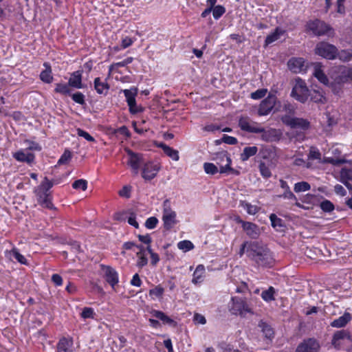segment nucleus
<instances>
[{
    "mask_svg": "<svg viewBox=\"0 0 352 352\" xmlns=\"http://www.w3.org/2000/svg\"><path fill=\"white\" fill-rule=\"evenodd\" d=\"M150 314L153 317L160 320L164 324H169L170 326L176 325V322L162 311L152 309Z\"/></svg>",
    "mask_w": 352,
    "mask_h": 352,
    "instance_id": "a878e982",
    "label": "nucleus"
},
{
    "mask_svg": "<svg viewBox=\"0 0 352 352\" xmlns=\"http://www.w3.org/2000/svg\"><path fill=\"white\" fill-rule=\"evenodd\" d=\"M73 341L72 339L62 338L58 342V352H73L72 350Z\"/></svg>",
    "mask_w": 352,
    "mask_h": 352,
    "instance_id": "bb28decb",
    "label": "nucleus"
},
{
    "mask_svg": "<svg viewBox=\"0 0 352 352\" xmlns=\"http://www.w3.org/2000/svg\"><path fill=\"white\" fill-rule=\"evenodd\" d=\"M275 293V289L273 287H270L268 289L265 290L261 294L262 298L267 302L272 301L274 300V294Z\"/></svg>",
    "mask_w": 352,
    "mask_h": 352,
    "instance_id": "37998d69",
    "label": "nucleus"
},
{
    "mask_svg": "<svg viewBox=\"0 0 352 352\" xmlns=\"http://www.w3.org/2000/svg\"><path fill=\"white\" fill-rule=\"evenodd\" d=\"M309 160H318L321 159V153L318 148L316 147L311 146L309 150V153L308 155Z\"/></svg>",
    "mask_w": 352,
    "mask_h": 352,
    "instance_id": "603ef678",
    "label": "nucleus"
},
{
    "mask_svg": "<svg viewBox=\"0 0 352 352\" xmlns=\"http://www.w3.org/2000/svg\"><path fill=\"white\" fill-rule=\"evenodd\" d=\"M72 100L79 104H81V105H83V104H85V95L81 93V92H76L74 94H71L70 93V95H69Z\"/></svg>",
    "mask_w": 352,
    "mask_h": 352,
    "instance_id": "de8ad7c7",
    "label": "nucleus"
},
{
    "mask_svg": "<svg viewBox=\"0 0 352 352\" xmlns=\"http://www.w3.org/2000/svg\"><path fill=\"white\" fill-rule=\"evenodd\" d=\"M77 135L80 137L84 138L85 140H87L89 142H95V139L94 137H92L89 133L87 131L78 128L77 129Z\"/></svg>",
    "mask_w": 352,
    "mask_h": 352,
    "instance_id": "13d9d810",
    "label": "nucleus"
},
{
    "mask_svg": "<svg viewBox=\"0 0 352 352\" xmlns=\"http://www.w3.org/2000/svg\"><path fill=\"white\" fill-rule=\"evenodd\" d=\"M239 126L242 131L248 133H258L262 131L258 124L248 117H241L239 120Z\"/></svg>",
    "mask_w": 352,
    "mask_h": 352,
    "instance_id": "ddd939ff",
    "label": "nucleus"
},
{
    "mask_svg": "<svg viewBox=\"0 0 352 352\" xmlns=\"http://www.w3.org/2000/svg\"><path fill=\"white\" fill-rule=\"evenodd\" d=\"M352 319L351 314L344 312V314L338 318L335 319L331 322V326L335 328H342L345 327Z\"/></svg>",
    "mask_w": 352,
    "mask_h": 352,
    "instance_id": "393cba45",
    "label": "nucleus"
},
{
    "mask_svg": "<svg viewBox=\"0 0 352 352\" xmlns=\"http://www.w3.org/2000/svg\"><path fill=\"white\" fill-rule=\"evenodd\" d=\"M272 226L274 228H280L284 226L283 220L278 218L275 214H271L270 216Z\"/></svg>",
    "mask_w": 352,
    "mask_h": 352,
    "instance_id": "49530a36",
    "label": "nucleus"
},
{
    "mask_svg": "<svg viewBox=\"0 0 352 352\" xmlns=\"http://www.w3.org/2000/svg\"><path fill=\"white\" fill-rule=\"evenodd\" d=\"M158 219L155 217L148 218L145 222V227L148 229H153L157 226Z\"/></svg>",
    "mask_w": 352,
    "mask_h": 352,
    "instance_id": "052dcab7",
    "label": "nucleus"
},
{
    "mask_svg": "<svg viewBox=\"0 0 352 352\" xmlns=\"http://www.w3.org/2000/svg\"><path fill=\"white\" fill-rule=\"evenodd\" d=\"M177 247L179 250H184V252L192 250L194 245L190 241L184 240L177 243Z\"/></svg>",
    "mask_w": 352,
    "mask_h": 352,
    "instance_id": "8fccbe9b",
    "label": "nucleus"
},
{
    "mask_svg": "<svg viewBox=\"0 0 352 352\" xmlns=\"http://www.w3.org/2000/svg\"><path fill=\"white\" fill-rule=\"evenodd\" d=\"M205 273V267L203 265H199L192 275V282L194 284H197L203 280L204 274Z\"/></svg>",
    "mask_w": 352,
    "mask_h": 352,
    "instance_id": "72a5a7b5",
    "label": "nucleus"
},
{
    "mask_svg": "<svg viewBox=\"0 0 352 352\" xmlns=\"http://www.w3.org/2000/svg\"><path fill=\"white\" fill-rule=\"evenodd\" d=\"M160 170V166L152 162H147L144 164L142 171V177L145 180H151L155 178Z\"/></svg>",
    "mask_w": 352,
    "mask_h": 352,
    "instance_id": "2eb2a0df",
    "label": "nucleus"
},
{
    "mask_svg": "<svg viewBox=\"0 0 352 352\" xmlns=\"http://www.w3.org/2000/svg\"><path fill=\"white\" fill-rule=\"evenodd\" d=\"M338 75L335 78V81L338 84H342L352 80V69L345 66L339 68Z\"/></svg>",
    "mask_w": 352,
    "mask_h": 352,
    "instance_id": "f3484780",
    "label": "nucleus"
},
{
    "mask_svg": "<svg viewBox=\"0 0 352 352\" xmlns=\"http://www.w3.org/2000/svg\"><path fill=\"white\" fill-rule=\"evenodd\" d=\"M204 169L206 173L209 175H214L219 171L217 166L209 162H206L204 164Z\"/></svg>",
    "mask_w": 352,
    "mask_h": 352,
    "instance_id": "c03bdc74",
    "label": "nucleus"
},
{
    "mask_svg": "<svg viewBox=\"0 0 352 352\" xmlns=\"http://www.w3.org/2000/svg\"><path fill=\"white\" fill-rule=\"evenodd\" d=\"M123 93L131 113L135 114L142 111V108L138 107L136 104L135 96L138 94L137 88L133 87L130 89H124L123 90Z\"/></svg>",
    "mask_w": 352,
    "mask_h": 352,
    "instance_id": "9d476101",
    "label": "nucleus"
},
{
    "mask_svg": "<svg viewBox=\"0 0 352 352\" xmlns=\"http://www.w3.org/2000/svg\"><path fill=\"white\" fill-rule=\"evenodd\" d=\"M311 188L310 184L307 182H300L294 184V190L296 193L305 192L309 190Z\"/></svg>",
    "mask_w": 352,
    "mask_h": 352,
    "instance_id": "ea45409f",
    "label": "nucleus"
},
{
    "mask_svg": "<svg viewBox=\"0 0 352 352\" xmlns=\"http://www.w3.org/2000/svg\"><path fill=\"white\" fill-rule=\"evenodd\" d=\"M320 207L321 210L325 212H331L335 208L333 204L327 199L322 201L320 204Z\"/></svg>",
    "mask_w": 352,
    "mask_h": 352,
    "instance_id": "09e8293b",
    "label": "nucleus"
},
{
    "mask_svg": "<svg viewBox=\"0 0 352 352\" xmlns=\"http://www.w3.org/2000/svg\"><path fill=\"white\" fill-rule=\"evenodd\" d=\"M37 197L38 203L44 208L52 209V196L50 194H46L42 191H38L35 193Z\"/></svg>",
    "mask_w": 352,
    "mask_h": 352,
    "instance_id": "aec40b11",
    "label": "nucleus"
},
{
    "mask_svg": "<svg viewBox=\"0 0 352 352\" xmlns=\"http://www.w3.org/2000/svg\"><path fill=\"white\" fill-rule=\"evenodd\" d=\"M212 12L214 19L217 20L226 12V8L223 6L218 5L213 7Z\"/></svg>",
    "mask_w": 352,
    "mask_h": 352,
    "instance_id": "a18cd8bd",
    "label": "nucleus"
},
{
    "mask_svg": "<svg viewBox=\"0 0 352 352\" xmlns=\"http://www.w3.org/2000/svg\"><path fill=\"white\" fill-rule=\"evenodd\" d=\"M109 85L106 82H102L99 77L94 79V88L98 94L107 95Z\"/></svg>",
    "mask_w": 352,
    "mask_h": 352,
    "instance_id": "cd10ccee",
    "label": "nucleus"
},
{
    "mask_svg": "<svg viewBox=\"0 0 352 352\" xmlns=\"http://www.w3.org/2000/svg\"><path fill=\"white\" fill-rule=\"evenodd\" d=\"M337 47L326 42H320L316 45L315 52L316 54L328 60H334L337 58Z\"/></svg>",
    "mask_w": 352,
    "mask_h": 352,
    "instance_id": "423d86ee",
    "label": "nucleus"
},
{
    "mask_svg": "<svg viewBox=\"0 0 352 352\" xmlns=\"http://www.w3.org/2000/svg\"><path fill=\"white\" fill-rule=\"evenodd\" d=\"M277 101L278 99L275 94H269L267 97L261 101L258 110V114L259 116L268 115L275 108Z\"/></svg>",
    "mask_w": 352,
    "mask_h": 352,
    "instance_id": "6e6552de",
    "label": "nucleus"
},
{
    "mask_svg": "<svg viewBox=\"0 0 352 352\" xmlns=\"http://www.w3.org/2000/svg\"><path fill=\"white\" fill-rule=\"evenodd\" d=\"M287 66L291 72L296 74L305 72L307 68L302 58L293 57L290 58L287 63Z\"/></svg>",
    "mask_w": 352,
    "mask_h": 352,
    "instance_id": "4468645a",
    "label": "nucleus"
},
{
    "mask_svg": "<svg viewBox=\"0 0 352 352\" xmlns=\"http://www.w3.org/2000/svg\"><path fill=\"white\" fill-rule=\"evenodd\" d=\"M320 348L317 340L310 338L303 340L296 347V352H318Z\"/></svg>",
    "mask_w": 352,
    "mask_h": 352,
    "instance_id": "9b49d317",
    "label": "nucleus"
},
{
    "mask_svg": "<svg viewBox=\"0 0 352 352\" xmlns=\"http://www.w3.org/2000/svg\"><path fill=\"white\" fill-rule=\"evenodd\" d=\"M129 155L128 165H129L135 175H138L140 165L143 163V155L141 153H137L129 148L125 149Z\"/></svg>",
    "mask_w": 352,
    "mask_h": 352,
    "instance_id": "f8f14e48",
    "label": "nucleus"
},
{
    "mask_svg": "<svg viewBox=\"0 0 352 352\" xmlns=\"http://www.w3.org/2000/svg\"><path fill=\"white\" fill-rule=\"evenodd\" d=\"M72 157V153L69 150H65L58 161V164H65Z\"/></svg>",
    "mask_w": 352,
    "mask_h": 352,
    "instance_id": "6e6d98bb",
    "label": "nucleus"
},
{
    "mask_svg": "<svg viewBox=\"0 0 352 352\" xmlns=\"http://www.w3.org/2000/svg\"><path fill=\"white\" fill-rule=\"evenodd\" d=\"M258 168L263 177L268 179L272 176L271 170L265 162H261L258 165Z\"/></svg>",
    "mask_w": 352,
    "mask_h": 352,
    "instance_id": "79ce46f5",
    "label": "nucleus"
},
{
    "mask_svg": "<svg viewBox=\"0 0 352 352\" xmlns=\"http://www.w3.org/2000/svg\"><path fill=\"white\" fill-rule=\"evenodd\" d=\"M215 160L219 167L220 173H228L239 175L240 172L231 167L232 160L227 152L222 151L217 154Z\"/></svg>",
    "mask_w": 352,
    "mask_h": 352,
    "instance_id": "7ed1b4c3",
    "label": "nucleus"
},
{
    "mask_svg": "<svg viewBox=\"0 0 352 352\" xmlns=\"http://www.w3.org/2000/svg\"><path fill=\"white\" fill-rule=\"evenodd\" d=\"M314 76L324 85L329 83V79L324 72L320 67H316L314 73Z\"/></svg>",
    "mask_w": 352,
    "mask_h": 352,
    "instance_id": "4c0bfd02",
    "label": "nucleus"
},
{
    "mask_svg": "<svg viewBox=\"0 0 352 352\" xmlns=\"http://www.w3.org/2000/svg\"><path fill=\"white\" fill-rule=\"evenodd\" d=\"M248 257L254 261L258 266L270 267L274 263V258L270 251L256 241H254L250 245L248 250Z\"/></svg>",
    "mask_w": 352,
    "mask_h": 352,
    "instance_id": "f257e3e1",
    "label": "nucleus"
},
{
    "mask_svg": "<svg viewBox=\"0 0 352 352\" xmlns=\"http://www.w3.org/2000/svg\"><path fill=\"white\" fill-rule=\"evenodd\" d=\"M306 29L308 32H311L315 36H320L329 34L332 28L324 21L316 19L309 20L307 22Z\"/></svg>",
    "mask_w": 352,
    "mask_h": 352,
    "instance_id": "39448f33",
    "label": "nucleus"
},
{
    "mask_svg": "<svg viewBox=\"0 0 352 352\" xmlns=\"http://www.w3.org/2000/svg\"><path fill=\"white\" fill-rule=\"evenodd\" d=\"M81 317L83 319L94 318L95 313L91 307H84L82 313L80 314Z\"/></svg>",
    "mask_w": 352,
    "mask_h": 352,
    "instance_id": "3c124183",
    "label": "nucleus"
},
{
    "mask_svg": "<svg viewBox=\"0 0 352 352\" xmlns=\"http://www.w3.org/2000/svg\"><path fill=\"white\" fill-rule=\"evenodd\" d=\"M82 71L78 70L71 74V76L68 80L69 85L76 89L83 88L82 83Z\"/></svg>",
    "mask_w": 352,
    "mask_h": 352,
    "instance_id": "5701e85b",
    "label": "nucleus"
},
{
    "mask_svg": "<svg viewBox=\"0 0 352 352\" xmlns=\"http://www.w3.org/2000/svg\"><path fill=\"white\" fill-rule=\"evenodd\" d=\"M221 140L224 143L230 144V145H234L237 143V140L236 138L232 137V136H229L227 135H223Z\"/></svg>",
    "mask_w": 352,
    "mask_h": 352,
    "instance_id": "0e129e2a",
    "label": "nucleus"
},
{
    "mask_svg": "<svg viewBox=\"0 0 352 352\" xmlns=\"http://www.w3.org/2000/svg\"><path fill=\"white\" fill-rule=\"evenodd\" d=\"M257 151L258 148L255 146L245 147L241 154L240 159L243 162L247 161L250 157L255 155Z\"/></svg>",
    "mask_w": 352,
    "mask_h": 352,
    "instance_id": "473e14b6",
    "label": "nucleus"
},
{
    "mask_svg": "<svg viewBox=\"0 0 352 352\" xmlns=\"http://www.w3.org/2000/svg\"><path fill=\"white\" fill-rule=\"evenodd\" d=\"M262 130L259 133H261V138L265 142H276L278 141L281 136V133L275 129H270L265 130L263 127L260 126Z\"/></svg>",
    "mask_w": 352,
    "mask_h": 352,
    "instance_id": "dca6fc26",
    "label": "nucleus"
},
{
    "mask_svg": "<svg viewBox=\"0 0 352 352\" xmlns=\"http://www.w3.org/2000/svg\"><path fill=\"white\" fill-rule=\"evenodd\" d=\"M231 305H230L229 310L234 315H239L241 316H245L248 313L252 314V310L249 307L245 299L234 296L231 298Z\"/></svg>",
    "mask_w": 352,
    "mask_h": 352,
    "instance_id": "20e7f679",
    "label": "nucleus"
},
{
    "mask_svg": "<svg viewBox=\"0 0 352 352\" xmlns=\"http://www.w3.org/2000/svg\"><path fill=\"white\" fill-rule=\"evenodd\" d=\"M283 122L290 126L292 129H307L309 127V122L304 118H294L289 115H285L282 117Z\"/></svg>",
    "mask_w": 352,
    "mask_h": 352,
    "instance_id": "1a4fd4ad",
    "label": "nucleus"
},
{
    "mask_svg": "<svg viewBox=\"0 0 352 352\" xmlns=\"http://www.w3.org/2000/svg\"><path fill=\"white\" fill-rule=\"evenodd\" d=\"M164 289L160 285L156 286L155 288L151 289L149 291V294L151 296H155L157 298H160L164 294Z\"/></svg>",
    "mask_w": 352,
    "mask_h": 352,
    "instance_id": "680f3d73",
    "label": "nucleus"
},
{
    "mask_svg": "<svg viewBox=\"0 0 352 352\" xmlns=\"http://www.w3.org/2000/svg\"><path fill=\"white\" fill-rule=\"evenodd\" d=\"M347 339L349 341H352V336L350 333L346 330H340L335 332L333 336L331 344L336 347L338 348L340 345V340Z\"/></svg>",
    "mask_w": 352,
    "mask_h": 352,
    "instance_id": "6ab92c4d",
    "label": "nucleus"
},
{
    "mask_svg": "<svg viewBox=\"0 0 352 352\" xmlns=\"http://www.w3.org/2000/svg\"><path fill=\"white\" fill-rule=\"evenodd\" d=\"M72 187L74 189H81L82 190H85L87 188V182L82 179L76 180L72 184Z\"/></svg>",
    "mask_w": 352,
    "mask_h": 352,
    "instance_id": "5fc2aeb1",
    "label": "nucleus"
},
{
    "mask_svg": "<svg viewBox=\"0 0 352 352\" xmlns=\"http://www.w3.org/2000/svg\"><path fill=\"white\" fill-rule=\"evenodd\" d=\"M258 326L267 338L271 339L274 337V330L267 323L261 321Z\"/></svg>",
    "mask_w": 352,
    "mask_h": 352,
    "instance_id": "c9c22d12",
    "label": "nucleus"
},
{
    "mask_svg": "<svg viewBox=\"0 0 352 352\" xmlns=\"http://www.w3.org/2000/svg\"><path fill=\"white\" fill-rule=\"evenodd\" d=\"M157 146L161 148L164 153L167 155L168 157H171L175 161H178L179 159V153L177 150L173 149V148L167 146L164 143H160Z\"/></svg>",
    "mask_w": 352,
    "mask_h": 352,
    "instance_id": "c756f323",
    "label": "nucleus"
},
{
    "mask_svg": "<svg viewBox=\"0 0 352 352\" xmlns=\"http://www.w3.org/2000/svg\"><path fill=\"white\" fill-rule=\"evenodd\" d=\"M53 185V182L50 181L47 179V177H45L43 181L38 186V188L35 189L34 192L36 193L38 192V191H42L43 192H45L46 194H50V192H49V190L51 188H52Z\"/></svg>",
    "mask_w": 352,
    "mask_h": 352,
    "instance_id": "f704fd0d",
    "label": "nucleus"
},
{
    "mask_svg": "<svg viewBox=\"0 0 352 352\" xmlns=\"http://www.w3.org/2000/svg\"><path fill=\"white\" fill-rule=\"evenodd\" d=\"M295 85L292 88L291 96L301 103H305L308 99L309 90L306 82L300 78L295 80Z\"/></svg>",
    "mask_w": 352,
    "mask_h": 352,
    "instance_id": "f03ea898",
    "label": "nucleus"
},
{
    "mask_svg": "<svg viewBox=\"0 0 352 352\" xmlns=\"http://www.w3.org/2000/svg\"><path fill=\"white\" fill-rule=\"evenodd\" d=\"M129 214V212H117L114 214V219L118 221H125L127 219V214Z\"/></svg>",
    "mask_w": 352,
    "mask_h": 352,
    "instance_id": "774afa93",
    "label": "nucleus"
},
{
    "mask_svg": "<svg viewBox=\"0 0 352 352\" xmlns=\"http://www.w3.org/2000/svg\"><path fill=\"white\" fill-rule=\"evenodd\" d=\"M253 241H251V242H248V241H245L244 242L241 246V248L239 250V255L240 257H242L243 255L246 253V254L248 255V250L250 248V245L252 243Z\"/></svg>",
    "mask_w": 352,
    "mask_h": 352,
    "instance_id": "69168bd1",
    "label": "nucleus"
},
{
    "mask_svg": "<svg viewBox=\"0 0 352 352\" xmlns=\"http://www.w3.org/2000/svg\"><path fill=\"white\" fill-rule=\"evenodd\" d=\"M25 142L28 144V150H30V151H38L41 150V146L39 145L38 143H37L36 142H33V141H30V140H26L25 141Z\"/></svg>",
    "mask_w": 352,
    "mask_h": 352,
    "instance_id": "e2e57ef3",
    "label": "nucleus"
},
{
    "mask_svg": "<svg viewBox=\"0 0 352 352\" xmlns=\"http://www.w3.org/2000/svg\"><path fill=\"white\" fill-rule=\"evenodd\" d=\"M276 197L287 199L289 200L295 201V205L297 207L302 208V205L298 201L296 196L290 190L284 191L282 195H276Z\"/></svg>",
    "mask_w": 352,
    "mask_h": 352,
    "instance_id": "58836bf2",
    "label": "nucleus"
},
{
    "mask_svg": "<svg viewBox=\"0 0 352 352\" xmlns=\"http://www.w3.org/2000/svg\"><path fill=\"white\" fill-rule=\"evenodd\" d=\"M43 65L45 69L41 72L40 79L45 83H51L53 80L51 66L48 63H44Z\"/></svg>",
    "mask_w": 352,
    "mask_h": 352,
    "instance_id": "c85d7f7f",
    "label": "nucleus"
},
{
    "mask_svg": "<svg viewBox=\"0 0 352 352\" xmlns=\"http://www.w3.org/2000/svg\"><path fill=\"white\" fill-rule=\"evenodd\" d=\"M243 230L246 234L251 239H256L260 235V229L257 225L252 222H246L244 223Z\"/></svg>",
    "mask_w": 352,
    "mask_h": 352,
    "instance_id": "412c9836",
    "label": "nucleus"
},
{
    "mask_svg": "<svg viewBox=\"0 0 352 352\" xmlns=\"http://www.w3.org/2000/svg\"><path fill=\"white\" fill-rule=\"evenodd\" d=\"M337 58L342 62H349L352 59V51L351 50H341L337 51Z\"/></svg>",
    "mask_w": 352,
    "mask_h": 352,
    "instance_id": "a19ab883",
    "label": "nucleus"
},
{
    "mask_svg": "<svg viewBox=\"0 0 352 352\" xmlns=\"http://www.w3.org/2000/svg\"><path fill=\"white\" fill-rule=\"evenodd\" d=\"M13 257L21 264H27V260L23 255H22L17 249L14 248L12 250Z\"/></svg>",
    "mask_w": 352,
    "mask_h": 352,
    "instance_id": "864d4df0",
    "label": "nucleus"
},
{
    "mask_svg": "<svg viewBox=\"0 0 352 352\" xmlns=\"http://www.w3.org/2000/svg\"><path fill=\"white\" fill-rule=\"evenodd\" d=\"M70 85L65 83H56V87L54 89V91L58 94H60L62 95H70L71 89L69 88Z\"/></svg>",
    "mask_w": 352,
    "mask_h": 352,
    "instance_id": "e433bc0d",
    "label": "nucleus"
},
{
    "mask_svg": "<svg viewBox=\"0 0 352 352\" xmlns=\"http://www.w3.org/2000/svg\"><path fill=\"white\" fill-rule=\"evenodd\" d=\"M13 157L18 162H26L28 164H32L35 159V156L33 153H25L23 150L18 151L13 153Z\"/></svg>",
    "mask_w": 352,
    "mask_h": 352,
    "instance_id": "b1692460",
    "label": "nucleus"
},
{
    "mask_svg": "<svg viewBox=\"0 0 352 352\" xmlns=\"http://www.w3.org/2000/svg\"><path fill=\"white\" fill-rule=\"evenodd\" d=\"M340 182H342L349 190H352V168H342L340 172Z\"/></svg>",
    "mask_w": 352,
    "mask_h": 352,
    "instance_id": "a211bd4d",
    "label": "nucleus"
},
{
    "mask_svg": "<svg viewBox=\"0 0 352 352\" xmlns=\"http://www.w3.org/2000/svg\"><path fill=\"white\" fill-rule=\"evenodd\" d=\"M129 217H127V221L129 224L135 227V228H139V224L136 221V214L132 211H129Z\"/></svg>",
    "mask_w": 352,
    "mask_h": 352,
    "instance_id": "bf43d9fd",
    "label": "nucleus"
},
{
    "mask_svg": "<svg viewBox=\"0 0 352 352\" xmlns=\"http://www.w3.org/2000/svg\"><path fill=\"white\" fill-rule=\"evenodd\" d=\"M309 96H310L311 100L315 103L324 104L327 102L324 94L318 90L310 91Z\"/></svg>",
    "mask_w": 352,
    "mask_h": 352,
    "instance_id": "2f4dec72",
    "label": "nucleus"
},
{
    "mask_svg": "<svg viewBox=\"0 0 352 352\" xmlns=\"http://www.w3.org/2000/svg\"><path fill=\"white\" fill-rule=\"evenodd\" d=\"M162 220L164 226L166 230H170L177 223L176 213L171 210L168 199H166L163 202Z\"/></svg>",
    "mask_w": 352,
    "mask_h": 352,
    "instance_id": "0eeeda50",
    "label": "nucleus"
},
{
    "mask_svg": "<svg viewBox=\"0 0 352 352\" xmlns=\"http://www.w3.org/2000/svg\"><path fill=\"white\" fill-rule=\"evenodd\" d=\"M193 321L195 324H205L206 323V318L200 314H195L194 315Z\"/></svg>",
    "mask_w": 352,
    "mask_h": 352,
    "instance_id": "338daca9",
    "label": "nucleus"
},
{
    "mask_svg": "<svg viewBox=\"0 0 352 352\" xmlns=\"http://www.w3.org/2000/svg\"><path fill=\"white\" fill-rule=\"evenodd\" d=\"M267 89H260L251 94V98L254 100L263 98L267 94Z\"/></svg>",
    "mask_w": 352,
    "mask_h": 352,
    "instance_id": "4d7b16f0",
    "label": "nucleus"
},
{
    "mask_svg": "<svg viewBox=\"0 0 352 352\" xmlns=\"http://www.w3.org/2000/svg\"><path fill=\"white\" fill-rule=\"evenodd\" d=\"M285 33V30L279 28H276L274 32L267 36L265 40V45L267 46L272 43L273 42L277 41L278 39L280 38V36L283 35Z\"/></svg>",
    "mask_w": 352,
    "mask_h": 352,
    "instance_id": "7c9ffc66",
    "label": "nucleus"
},
{
    "mask_svg": "<svg viewBox=\"0 0 352 352\" xmlns=\"http://www.w3.org/2000/svg\"><path fill=\"white\" fill-rule=\"evenodd\" d=\"M104 276L106 281L112 287L118 283V274L112 267L107 266L105 267Z\"/></svg>",
    "mask_w": 352,
    "mask_h": 352,
    "instance_id": "4be33fe9",
    "label": "nucleus"
}]
</instances>
